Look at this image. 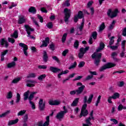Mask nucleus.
I'll return each mask as SVG.
<instances>
[{"mask_svg": "<svg viewBox=\"0 0 126 126\" xmlns=\"http://www.w3.org/2000/svg\"><path fill=\"white\" fill-rule=\"evenodd\" d=\"M104 48H105V44L103 42H101L99 44V47L96 49V52L92 55V58L95 59L94 63L96 65H98V64H99V63H100V59H101V57H102V54L98 53V52L102 51Z\"/></svg>", "mask_w": 126, "mask_h": 126, "instance_id": "nucleus-1", "label": "nucleus"}, {"mask_svg": "<svg viewBox=\"0 0 126 126\" xmlns=\"http://www.w3.org/2000/svg\"><path fill=\"white\" fill-rule=\"evenodd\" d=\"M63 109L64 110V111H60L56 115L57 119H58V120H59L60 121H62V120L63 119L64 115H65V114L67 113V109L65 108V106H63Z\"/></svg>", "mask_w": 126, "mask_h": 126, "instance_id": "nucleus-2", "label": "nucleus"}, {"mask_svg": "<svg viewBox=\"0 0 126 126\" xmlns=\"http://www.w3.org/2000/svg\"><path fill=\"white\" fill-rule=\"evenodd\" d=\"M25 28L26 29V31L27 32L28 37H29L30 38H31V39H33V40L35 39L34 36L30 35V34H31L32 32H34V29L31 28V27H30L29 25H27L25 26Z\"/></svg>", "mask_w": 126, "mask_h": 126, "instance_id": "nucleus-3", "label": "nucleus"}, {"mask_svg": "<svg viewBox=\"0 0 126 126\" xmlns=\"http://www.w3.org/2000/svg\"><path fill=\"white\" fill-rule=\"evenodd\" d=\"M119 12L118 9H115L113 10L112 9H110L107 11V15L111 17V18H113V17H116L117 16V14Z\"/></svg>", "mask_w": 126, "mask_h": 126, "instance_id": "nucleus-4", "label": "nucleus"}, {"mask_svg": "<svg viewBox=\"0 0 126 126\" xmlns=\"http://www.w3.org/2000/svg\"><path fill=\"white\" fill-rule=\"evenodd\" d=\"M114 66H116V64L112 63H107L99 69V71H103L108 68H112V67H114Z\"/></svg>", "mask_w": 126, "mask_h": 126, "instance_id": "nucleus-5", "label": "nucleus"}, {"mask_svg": "<svg viewBox=\"0 0 126 126\" xmlns=\"http://www.w3.org/2000/svg\"><path fill=\"white\" fill-rule=\"evenodd\" d=\"M87 107V104L86 103H85L81 109V114L80 115V118H82V116L86 117V116H87L88 115V110H86V108Z\"/></svg>", "mask_w": 126, "mask_h": 126, "instance_id": "nucleus-6", "label": "nucleus"}, {"mask_svg": "<svg viewBox=\"0 0 126 126\" xmlns=\"http://www.w3.org/2000/svg\"><path fill=\"white\" fill-rule=\"evenodd\" d=\"M85 88V86H82L80 87H79L78 90H76L75 91H72L70 92V95H74L77 94L78 95L79 94H81L82 92L83 91L84 89Z\"/></svg>", "mask_w": 126, "mask_h": 126, "instance_id": "nucleus-7", "label": "nucleus"}, {"mask_svg": "<svg viewBox=\"0 0 126 126\" xmlns=\"http://www.w3.org/2000/svg\"><path fill=\"white\" fill-rule=\"evenodd\" d=\"M64 13L65 15L64 17V21L66 23H67L68 22V18L70 17V10L65 8L64 9Z\"/></svg>", "mask_w": 126, "mask_h": 126, "instance_id": "nucleus-8", "label": "nucleus"}, {"mask_svg": "<svg viewBox=\"0 0 126 126\" xmlns=\"http://www.w3.org/2000/svg\"><path fill=\"white\" fill-rule=\"evenodd\" d=\"M46 106V102L40 98L38 102V107L40 111H44L45 110V107Z\"/></svg>", "mask_w": 126, "mask_h": 126, "instance_id": "nucleus-9", "label": "nucleus"}, {"mask_svg": "<svg viewBox=\"0 0 126 126\" xmlns=\"http://www.w3.org/2000/svg\"><path fill=\"white\" fill-rule=\"evenodd\" d=\"M89 50V47H87L85 48H82L80 49V53H79V58L82 59L84 56V54Z\"/></svg>", "mask_w": 126, "mask_h": 126, "instance_id": "nucleus-10", "label": "nucleus"}, {"mask_svg": "<svg viewBox=\"0 0 126 126\" xmlns=\"http://www.w3.org/2000/svg\"><path fill=\"white\" fill-rule=\"evenodd\" d=\"M93 97H94V95L93 94H91L89 95V97L87 100V96H84V99L83 102L84 103H87L88 104H91L92 102V99H93Z\"/></svg>", "mask_w": 126, "mask_h": 126, "instance_id": "nucleus-11", "label": "nucleus"}, {"mask_svg": "<svg viewBox=\"0 0 126 126\" xmlns=\"http://www.w3.org/2000/svg\"><path fill=\"white\" fill-rule=\"evenodd\" d=\"M83 13H82V11H80L78 12V13L77 15H75L74 18V22L76 23L77 21H78V19H81V18H83Z\"/></svg>", "mask_w": 126, "mask_h": 126, "instance_id": "nucleus-12", "label": "nucleus"}, {"mask_svg": "<svg viewBox=\"0 0 126 126\" xmlns=\"http://www.w3.org/2000/svg\"><path fill=\"white\" fill-rule=\"evenodd\" d=\"M46 121L43 125V121H40L38 123V126H48L50 123V116H47L46 118Z\"/></svg>", "mask_w": 126, "mask_h": 126, "instance_id": "nucleus-13", "label": "nucleus"}, {"mask_svg": "<svg viewBox=\"0 0 126 126\" xmlns=\"http://www.w3.org/2000/svg\"><path fill=\"white\" fill-rule=\"evenodd\" d=\"M49 105L52 106H58L61 104V100L59 99L53 100L51 99L49 101Z\"/></svg>", "mask_w": 126, "mask_h": 126, "instance_id": "nucleus-14", "label": "nucleus"}, {"mask_svg": "<svg viewBox=\"0 0 126 126\" xmlns=\"http://www.w3.org/2000/svg\"><path fill=\"white\" fill-rule=\"evenodd\" d=\"M19 46H20V47H21L22 48H23L24 55H25L26 56H28V53H27V50H28V47H27V45H26L24 43H20L19 44Z\"/></svg>", "mask_w": 126, "mask_h": 126, "instance_id": "nucleus-15", "label": "nucleus"}, {"mask_svg": "<svg viewBox=\"0 0 126 126\" xmlns=\"http://www.w3.org/2000/svg\"><path fill=\"white\" fill-rule=\"evenodd\" d=\"M26 21V18L24 16H20L18 18V24H23V23H25Z\"/></svg>", "mask_w": 126, "mask_h": 126, "instance_id": "nucleus-16", "label": "nucleus"}, {"mask_svg": "<svg viewBox=\"0 0 126 126\" xmlns=\"http://www.w3.org/2000/svg\"><path fill=\"white\" fill-rule=\"evenodd\" d=\"M36 82L35 81L32 80H28L27 83V86L28 87H34L35 86V84H36Z\"/></svg>", "mask_w": 126, "mask_h": 126, "instance_id": "nucleus-17", "label": "nucleus"}, {"mask_svg": "<svg viewBox=\"0 0 126 126\" xmlns=\"http://www.w3.org/2000/svg\"><path fill=\"white\" fill-rule=\"evenodd\" d=\"M121 45L123 51L120 54V57L121 58H124V57H125V47L126 46V40L123 41Z\"/></svg>", "mask_w": 126, "mask_h": 126, "instance_id": "nucleus-18", "label": "nucleus"}, {"mask_svg": "<svg viewBox=\"0 0 126 126\" xmlns=\"http://www.w3.org/2000/svg\"><path fill=\"white\" fill-rule=\"evenodd\" d=\"M50 42V39L49 37H46L45 40L43 41L42 44L40 46V48H44V47H47L48 44Z\"/></svg>", "mask_w": 126, "mask_h": 126, "instance_id": "nucleus-19", "label": "nucleus"}, {"mask_svg": "<svg viewBox=\"0 0 126 126\" xmlns=\"http://www.w3.org/2000/svg\"><path fill=\"white\" fill-rule=\"evenodd\" d=\"M90 117L86 120L87 125H88L89 126H91L92 125V124H91V123H90V120H93L94 119V118L93 117V111H92L91 113H90Z\"/></svg>", "mask_w": 126, "mask_h": 126, "instance_id": "nucleus-20", "label": "nucleus"}, {"mask_svg": "<svg viewBox=\"0 0 126 126\" xmlns=\"http://www.w3.org/2000/svg\"><path fill=\"white\" fill-rule=\"evenodd\" d=\"M1 46H4L6 48L8 47V43L5 38H2L0 41Z\"/></svg>", "mask_w": 126, "mask_h": 126, "instance_id": "nucleus-21", "label": "nucleus"}, {"mask_svg": "<svg viewBox=\"0 0 126 126\" xmlns=\"http://www.w3.org/2000/svg\"><path fill=\"white\" fill-rule=\"evenodd\" d=\"M50 71H52V72H54V73H57V72H59V71H61V69L57 67L51 66L50 67Z\"/></svg>", "mask_w": 126, "mask_h": 126, "instance_id": "nucleus-22", "label": "nucleus"}, {"mask_svg": "<svg viewBox=\"0 0 126 126\" xmlns=\"http://www.w3.org/2000/svg\"><path fill=\"white\" fill-rule=\"evenodd\" d=\"M15 65H16V63L15 62H12L7 64V67L8 68H12L15 67Z\"/></svg>", "mask_w": 126, "mask_h": 126, "instance_id": "nucleus-23", "label": "nucleus"}, {"mask_svg": "<svg viewBox=\"0 0 126 126\" xmlns=\"http://www.w3.org/2000/svg\"><path fill=\"white\" fill-rule=\"evenodd\" d=\"M18 121H19L18 119H16L15 120L10 121L8 122V126H12V125H15V124H17L18 123Z\"/></svg>", "mask_w": 126, "mask_h": 126, "instance_id": "nucleus-24", "label": "nucleus"}, {"mask_svg": "<svg viewBox=\"0 0 126 126\" xmlns=\"http://www.w3.org/2000/svg\"><path fill=\"white\" fill-rule=\"evenodd\" d=\"M37 92H33L31 93V94H30V96L29 97V101H32V100L33 99V98H34V95H35V94H37Z\"/></svg>", "mask_w": 126, "mask_h": 126, "instance_id": "nucleus-25", "label": "nucleus"}, {"mask_svg": "<svg viewBox=\"0 0 126 126\" xmlns=\"http://www.w3.org/2000/svg\"><path fill=\"white\" fill-rule=\"evenodd\" d=\"M30 93V91H28L27 92H26L24 94V101H26V100H27V99H29V94Z\"/></svg>", "mask_w": 126, "mask_h": 126, "instance_id": "nucleus-26", "label": "nucleus"}, {"mask_svg": "<svg viewBox=\"0 0 126 126\" xmlns=\"http://www.w3.org/2000/svg\"><path fill=\"white\" fill-rule=\"evenodd\" d=\"M36 76V73H31L27 75V78H35Z\"/></svg>", "mask_w": 126, "mask_h": 126, "instance_id": "nucleus-27", "label": "nucleus"}, {"mask_svg": "<svg viewBox=\"0 0 126 126\" xmlns=\"http://www.w3.org/2000/svg\"><path fill=\"white\" fill-rule=\"evenodd\" d=\"M8 52V50H5L3 52L1 53V61L2 62L4 61V56L6 55V53Z\"/></svg>", "mask_w": 126, "mask_h": 126, "instance_id": "nucleus-28", "label": "nucleus"}, {"mask_svg": "<svg viewBox=\"0 0 126 126\" xmlns=\"http://www.w3.org/2000/svg\"><path fill=\"white\" fill-rule=\"evenodd\" d=\"M115 24H116V22L115 21H113L112 23L108 27V30H112V29H114V27H115Z\"/></svg>", "mask_w": 126, "mask_h": 126, "instance_id": "nucleus-29", "label": "nucleus"}, {"mask_svg": "<svg viewBox=\"0 0 126 126\" xmlns=\"http://www.w3.org/2000/svg\"><path fill=\"white\" fill-rule=\"evenodd\" d=\"M20 80H21V77H18L15 78L12 81V83H14V84L18 83V82H19V81H20Z\"/></svg>", "mask_w": 126, "mask_h": 126, "instance_id": "nucleus-30", "label": "nucleus"}, {"mask_svg": "<svg viewBox=\"0 0 126 126\" xmlns=\"http://www.w3.org/2000/svg\"><path fill=\"white\" fill-rule=\"evenodd\" d=\"M29 103H30V104L31 106L32 110H35V109H36V105H35V103L31 100L29 101Z\"/></svg>", "mask_w": 126, "mask_h": 126, "instance_id": "nucleus-31", "label": "nucleus"}, {"mask_svg": "<svg viewBox=\"0 0 126 126\" xmlns=\"http://www.w3.org/2000/svg\"><path fill=\"white\" fill-rule=\"evenodd\" d=\"M23 122L26 123L28 122V114H25L23 117Z\"/></svg>", "mask_w": 126, "mask_h": 126, "instance_id": "nucleus-32", "label": "nucleus"}, {"mask_svg": "<svg viewBox=\"0 0 126 126\" xmlns=\"http://www.w3.org/2000/svg\"><path fill=\"white\" fill-rule=\"evenodd\" d=\"M78 101H79V98H76L72 103L71 106L74 107V106H76L77 105V103H78Z\"/></svg>", "mask_w": 126, "mask_h": 126, "instance_id": "nucleus-33", "label": "nucleus"}, {"mask_svg": "<svg viewBox=\"0 0 126 126\" xmlns=\"http://www.w3.org/2000/svg\"><path fill=\"white\" fill-rule=\"evenodd\" d=\"M29 12H31L32 13L35 14L36 13V9L34 7H31L29 9Z\"/></svg>", "mask_w": 126, "mask_h": 126, "instance_id": "nucleus-34", "label": "nucleus"}, {"mask_svg": "<svg viewBox=\"0 0 126 126\" xmlns=\"http://www.w3.org/2000/svg\"><path fill=\"white\" fill-rule=\"evenodd\" d=\"M48 55L47 54V52L46 51L43 52V61L44 62H47L48 61Z\"/></svg>", "mask_w": 126, "mask_h": 126, "instance_id": "nucleus-35", "label": "nucleus"}, {"mask_svg": "<svg viewBox=\"0 0 126 126\" xmlns=\"http://www.w3.org/2000/svg\"><path fill=\"white\" fill-rule=\"evenodd\" d=\"M11 37H13V38H18V32L17 31H15L12 34H11Z\"/></svg>", "mask_w": 126, "mask_h": 126, "instance_id": "nucleus-36", "label": "nucleus"}, {"mask_svg": "<svg viewBox=\"0 0 126 126\" xmlns=\"http://www.w3.org/2000/svg\"><path fill=\"white\" fill-rule=\"evenodd\" d=\"M113 99H117V98H120V94L119 93H115L112 96Z\"/></svg>", "mask_w": 126, "mask_h": 126, "instance_id": "nucleus-37", "label": "nucleus"}, {"mask_svg": "<svg viewBox=\"0 0 126 126\" xmlns=\"http://www.w3.org/2000/svg\"><path fill=\"white\" fill-rule=\"evenodd\" d=\"M84 19H83L82 22L78 27V29L80 31H82V29H83V27H84Z\"/></svg>", "mask_w": 126, "mask_h": 126, "instance_id": "nucleus-38", "label": "nucleus"}, {"mask_svg": "<svg viewBox=\"0 0 126 126\" xmlns=\"http://www.w3.org/2000/svg\"><path fill=\"white\" fill-rule=\"evenodd\" d=\"M20 99H21V97H20V94H19V93H17L16 103H19Z\"/></svg>", "mask_w": 126, "mask_h": 126, "instance_id": "nucleus-39", "label": "nucleus"}, {"mask_svg": "<svg viewBox=\"0 0 126 126\" xmlns=\"http://www.w3.org/2000/svg\"><path fill=\"white\" fill-rule=\"evenodd\" d=\"M108 47L109 48H110L112 50H117L118 49V47H119V43H117L116 46H111V45H108Z\"/></svg>", "mask_w": 126, "mask_h": 126, "instance_id": "nucleus-40", "label": "nucleus"}, {"mask_svg": "<svg viewBox=\"0 0 126 126\" xmlns=\"http://www.w3.org/2000/svg\"><path fill=\"white\" fill-rule=\"evenodd\" d=\"M6 97L7 99H11L12 98V92H9L8 93Z\"/></svg>", "mask_w": 126, "mask_h": 126, "instance_id": "nucleus-41", "label": "nucleus"}, {"mask_svg": "<svg viewBox=\"0 0 126 126\" xmlns=\"http://www.w3.org/2000/svg\"><path fill=\"white\" fill-rule=\"evenodd\" d=\"M25 113H26V110H21L18 113L17 116H23Z\"/></svg>", "mask_w": 126, "mask_h": 126, "instance_id": "nucleus-42", "label": "nucleus"}, {"mask_svg": "<svg viewBox=\"0 0 126 126\" xmlns=\"http://www.w3.org/2000/svg\"><path fill=\"white\" fill-rule=\"evenodd\" d=\"M122 110H126V107L123 106V104H120L118 106V111H122Z\"/></svg>", "mask_w": 126, "mask_h": 126, "instance_id": "nucleus-43", "label": "nucleus"}, {"mask_svg": "<svg viewBox=\"0 0 126 126\" xmlns=\"http://www.w3.org/2000/svg\"><path fill=\"white\" fill-rule=\"evenodd\" d=\"M46 78V75L45 74H43L41 75L40 76L38 77V80H40V81L43 80V79H44Z\"/></svg>", "mask_w": 126, "mask_h": 126, "instance_id": "nucleus-44", "label": "nucleus"}, {"mask_svg": "<svg viewBox=\"0 0 126 126\" xmlns=\"http://www.w3.org/2000/svg\"><path fill=\"white\" fill-rule=\"evenodd\" d=\"M66 36H67V33H64L63 34L62 37V43H64V42H65V40H66Z\"/></svg>", "mask_w": 126, "mask_h": 126, "instance_id": "nucleus-45", "label": "nucleus"}, {"mask_svg": "<svg viewBox=\"0 0 126 126\" xmlns=\"http://www.w3.org/2000/svg\"><path fill=\"white\" fill-rule=\"evenodd\" d=\"M114 39H115V37L112 36L111 38H110V40L109 41V46H112V45H113L115 42V40H114Z\"/></svg>", "mask_w": 126, "mask_h": 126, "instance_id": "nucleus-46", "label": "nucleus"}, {"mask_svg": "<svg viewBox=\"0 0 126 126\" xmlns=\"http://www.w3.org/2000/svg\"><path fill=\"white\" fill-rule=\"evenodd\" d=\"M105 29V23H102L99 27V31H103Z\"/></svg>", "mask_w": 126, "mask_h": 126, "instance_id": "nucleus-47", "label": "nucleus"}, {"mask_svg": "<svg viewBox=\"0 0 126 126\" xmlns=\"http://www.w3.org/2000/svg\"><path fill=\"white\" fill-rule=\"evenodd\" d=\"M78 46H79V42H78V40H76L74 43V48L77 49Z\"/></svg>", "mask_w": 126, "mask_h": 126, "instance_id": "nucleus-48", "label": "nucleus"}, {"mask_svg": "<svg viewBox=\"0 0 126 126\" xmlns=\"http://www.w3.org/2000/svg\"><path fill=\"white\" fill-rule=\"evenodd\" d=\"M70 5V3H69V1L68 0H66L63 3V6H69Z\"/></svg>", "mask_w": 126, "mask_h": 126, "instance_id": "nucleus-49", "label": "nucleus"}, {"mask_svg": "<svg viewBox=\"0 0 126 126\" xmlns=\"http://www.w3.org/2000/svg\"><path fill=\"white\" fill-rule=\"evenodd\" d=\"M101 101V95H99L97 97V100L96 101L95 106L96 107L98 106L99 103H100V101Z\"/></svg>", "mask_w": 126, "mask_h": 126, "instance_id": "nucleus-50", "label": "nucleus"}, {"mask_svg": "<svg viewBox=\"0 0 126 126\" xmlns=\"http://www.w3.org/2000/svg\"><path fill=\"white\" fill-rule=\"evenodd\" d=\"M52 59L54 60V61H55V62H57V63H60V59L56 56H52Z\"/></svg>", "mask_w": 126, "mask_h": 126, "instance_id": "nucleus-51", "label": "nucleus"}, {"mask_svg": "<svg viewBox=\"0 0 126 126\" xmlns=\"http://www.w3.org/2000/svg\"><path fill=\"white\" fill-rule=\"evenodd\" d=\"M118 85L119 87H123L124 85H125V82L124 81H120L118 82Z\"/></svg>", "mask_w": 126, "mask_h": 126, "instance_id": "nucleus-52", "label": "nucleus"}, {"mask_svg": "<svg viewBox=\"0 0 126 126\" xmlns=\"http://www.w3.org/2000/svg\"><path fill=\"white\" fill-rule=\"evenodd\" d=\"M38 68H39L40 69H46L47 68V65H39Z\"/></svg>", "mask_w": 126, "mask_h": 126, "instance_id": "nucleus-53", "label": "nucleus"}, {"mask_svg": "<svg viewBox=\"0 0 126 126\" xmlns=\"http://www.w3.org/2000/svg\"><path fill=\"white\" fill-rule=\"evenodd\" d=\"M37 17L38 19H39V21L41 22V23H43V22H44V19H43V17L41 16L40 15H37Z\"/></svg>", "mask_w": 126, "mask_h": 126, "instance_id": "nucleus-54", "label": "nucleus"}, {"mask_svg": "<svg viewBox=\"0 0 126 126\" xmlns=\"http://www.w3.org/2000/svg\"><path fill=\"white\" fill-rule=\"evenodd\" d=\"M92 36L93 39H96V38H97V32H93L92 34Z\"/></svg>", "mask_w": 126, "mask_h": 126, "instance_id": "nucleus-55", "label": "nucleus"}, {"mask_svg": "<svg viewBox=\"0 0 126 126\" xmlns=\"http://www.w3.org/2000/svg\"><path fill=\"white\" fill-rule=\"evenodd\" d=\"M68 49H66L65 50H64L63 51V52L62 53V55L63 56V57H65V56H66V54H67V53H68Z\"/></svg>", "mask_w": 126, "mask_h": 126, "instance_id": "nucleus-56", "label": "nucleus"}, {"mask_svg": "<svg viewBox=\"0 0 126 126\" xmlns=\"http://www.w3.org/2000/svg\"><path fill=\"white\" fill-rule=\"evenodd\" d=\"M32 19L33 22L34 23V24H35L36 25V26L39 27V24H38V22L37 21H36V20H35V18L32 17Z\"/></svg>", "mask_w": 126, "mask_h": 126, "instance_id": "nucleus-57", "label": "nucleus"}, {"mask_svg": "<svg viewBox=\"0 0 126 126\" xmlns=\"http://www.w3.org/2000/svg\"><path fill=\"white\" fill-rule=\"evenodd\" d=\"M8 42L10 43H12V44H13L15 42V40L13 38H11L10 37L8 38Z\"/></svg>", "mask_w": 126, "mask_h": 126, "instance_id": "nucleus-58", "label": "nucleus"}, {"mask_svg": "<svg viewBox=\"0 0 126 126\" xmlns=\"http://www.w3.org/2000/svg\"><path fill=\"white\" fill-rule=\"evenodd\" d=\"M76 65H77L76 62H74V63L69 67V69H71V68H74V67H75Z\"/></svg>", "mask_w": 126, "mask_h": 126, "instance_id": "nucleus-59", "label": "nucleus"}, {"mask_svg": "<svg viewBox=\"0 0 126 126\" xmlns=\"http://www.w3.org/2000/svg\"><path fill=\"white\" fill-rule=\"evenodd\" d=\"M85 64V63H84V62H81L79 64V67H82L84 66Z\"/></svg>", "mask_w": 126, "mask_h": 126, "instance_id": "nucleus-60", "label": "nucleus"}, {"mask_svg": "<svg viewBox=\"0 0 126 126\" xmlns=\"http://www.w3.org/2000/svg\"><path fill=\"white\" fill-rule=\"evenodd\" d=\"M47 27L49 29H51V28H53V23H49L47 24Z\"/></svg>", "mask_w": 126, "mask_h": 126, "instance_id": "nucleus-61", "label": "nucleus"}, {"mask_svg": "<svg viewBox=\"0 0 126 126\" xmlns=\"http://www.w3.org/2000/svg\"><path fill=\"white\" fill-rule=\"evenodd\" d=\"M94 3V2L93 1H89L87 4L88 7H90V6H91V5H92V4H93Z\"/></svg>", "mask_w": 126, "mask_h": 126, "instance_id": "nucleus-62", "label": "nucleus"}, {"mask_svg": "<svg viewBox=\"0 0 126 126\" xmlns=\"http://www.w3.org/2000/svg\"><path fill=\"white\" fill-rule=\"evenodd\" d=\"M41 11H42V12H44L45 13H47V12H48V11H47V9H46V8L45 7H42L40 9Z\"/></svg>", "mask_w": 126, "mask_h": 126, "instance_id": "nucleus-63", "label": "nucleus"}, {"mask_svg": "<svg viewBox=\"0 0 126 126\" xmlns=\"http://www.w3.org/2000/svg\"><path fill=\"white\" fill-rule=\"evenodd\" d=\"M123 35L125 36H126V28L123 30Z\"/></svg>", "mask_w": 126, "mask_h": 126, "instance_id": "nucleus-64", "label": "nucleus"}]
</instances>
